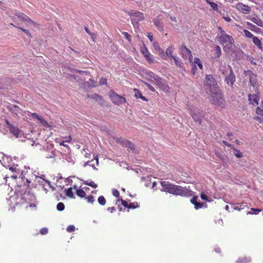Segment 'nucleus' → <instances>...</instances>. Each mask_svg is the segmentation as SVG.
Here are the masks:
<instances>
[{"label": "nucleus", "mask_w": 263, "mask_h": 263, "mask_svg": "<svg viewBox=\"0 0 263 263\" xmlns=\"http://www.w3.org/2000/svg\"><path fill=\"white\" fill-rule=\"evenodd\" d=\"M12 20L15 22L16 25H19L18 22H26L29 24H31L35 27H38L39 25L32 21L30 17H29L25 13L16 11L12 15L10 16Z\"/></svg>", "instance_id": "nucleus-3"}, {"label": "nucleus", "mask_w": 263, "mask_h": 263, "mask_svg": "<svg viewBox=\"0 0 263 263\" xmlns=\"http://www.w3.org/2000/svg\"><path fill=\"white\" fill-rule=\"evenodd\" d=\"M65 142H66L65 141H61L60 143H59V144L61 145V146H63L64 147H68V145L67 144H65Z\"/></svg>", "instance_id": "nucleus-62"}, {"label": "nucleus", "mask_w": 263, "mask_h": 263, "mask_svg": "<svg viewBox=\"0 0 263 263\" xmlns=\"http://www.w3.org/2000/svg\"><path fill=\"white\" fill-rule=\"evenodd\" d=\"M223 18L226 21V22H230L232 21L231 18L230 17H228V16H223Z\"/></svg>", "instance_id": "nucleus-61"}, {"label": "nucleus", "mask_w": 263, "mask_h": 263, "mask_svg": "<svg viewBox=\"0 0 263 263\" xmlns=\"http://www.w3.org/2000/svg\"><path fill=\"white\" fill-rule=\"evenodd\" d=\"M248 73L249 75V83L251 87H253L255 92L259 91V84L256 79V75L253 73L251 71H248Z\"/></svg>", "instance_id": "nucleus-7"}, {"label": "nucleus", "mask_w": 263, "mask_h": 263, "mask_svg": "<svg viewBox=\"0 0 263 263\" xmlns=\"http://www.w3.org/2000/svg\"><path fill=\"white\" fill-rule=\"evenodd\" d=\"M210 5L214 10H216V11L218 10V5L217 4H216L214 2H211L210 3Z\"/></svg>", "instance_id": "nucleus-49"}, {"label": "nucleus", "mask_w": 263, "mask_h": 263, "mask_svg": "<svg viewBox=\"0 0 263 263\" xmlns=\"http://www.w3.org/2000/svg\"><path fill=\"white\" fill-rule=\"evenodd\" d=\"M5 123L10 133H11L15 138H18L21 133V130L18 128L11 124L8 120H6Z\"/></svg>", "instance_id": "nucleus-9"}, {"label": "nucleus", "mask_w": 263, "mask_h": 263, "mask_svg": "<svg viewBox=\"0 0 263 263\" xmlns=\"http://www.w3.org/2000/svg\"><path fill=\"white\" fill-rule=\"evenodd\" d=\"M160 183L164 192L182 197L189 194V191L185 187L172 184L168 181H161Z\"/></svg>", "instance_id": "nucleus-2"}, {"label": "nucleus", "mask_w": 263, "mask_h": 263, "mask_svg": "<svg viewBox=\"0 0 263 263\" xmlns=\"http://www.w3.org/2000/svg\"><path fill=\"white\" fill-rule=\"evenodd\" d=\"M218 30L219 33L216 36L217 41L222 46L225 52H230L234 47L235 41L233 37L227 34L221 27H218Z\"/></svg>", "instance_id": "nucleus-1"}, {"label": "nucleus", "mask_w": 263, "mask_h": 263, "mask_svg": "<svg viewBox=\"0 0 263 263\" xmlns=\"http://www.w3.org/2000/svg\"><path fill=\"white\" fill-rule=\"evenodd\" d=\"M3 178L6 180V182L7 181V179L9 178V177L8 176V174H7L5 176L3 175V173L1 172V171L0 170V178Z\"/></svg>", "instance_id": "nucleus-55"}, {"label": "nucleus", "mask_w": 263, "mask_h": 263, "mask_svg": "<svg viewBox=\"0 0 263 263\" xmlns=\"http://www.w3.org/2000/svg\"><path fill=\"white\" fill-rule=\"evenodd\" d=\"M252 41L253 43L259 49L262 50V44L261 42V41L259 40V39L257 36H254L252 38Z\"/></svg>", "instance_id": "nucleus-23"}, {"label": "nucleus", "mask_w": 263, "mask_h": 263, "mask_svg": "<svg viewBox=\"0 0 263 263\" xmlns=\"http://www.w3.org/2000/svg\"><path fill=\"white\" fill-rule=\"evenodd\" d=\"M66 195L69 198H73V193L71 187H69L66 190Z\"/></svg>", "instance_id": "nucleus-33"}, {"label": "nucleus", "mask_w": 263, "mask_h": 263, "mask_svg": "<svg viewBox=\"0 0 263 263\" xmlns=\"http://www.w3.org/2000/svg\"><path fill=\"white\" fill-rule=\"evenodd\" d=\"M99 203L101 205H104L106 204V201L103 196H100L98 199Z\"/></svg>", "instance_id": "nucleus-30"}, {"label": "nucleus", "mask_w": 263, "mask_h": 263, "mask_svg": "<svg viewBox=\"0 0 263 263\" xmlns=\"http://www.w3.org/2000/svg\"><path fill=\"white\" fill-rule=\"evenodd\" d=\"M215 55L217 58H219L221 54V50L218 45H216L215 47Z\"/></svg>", "instance_id": "nucleus-31"}, {"label": "nucleus", "mask_w": 263, "mask_h": 263, "mask_svg": "<svg viewBox=\"0 0 263 263\" xmlns=\"http://www.w3.org/2000/svg\"><path fill=\"white\" fill-rule=\"evenodd\" d=\"M100 83L101 84V85H104V84H107V80L106 79H103V78H101L100 81Z\"/></svg>", "instance_id": "nucleus-58"}, {"label": "nucleus", "mask_w": 263, "mask_h": 263, "mask_svg": "<svg viewBox=\"0 0 263 263\" xmlns=\"http://www.w3.org/2000/svg\"><path fill=\"white\" fill-rule=\"evenodd\" d=\"M200 198L202 200H204L205 201H210L208 196L205 194V193L204 192L201 193V194H200Z\"/></svg>", "instance_id": "nucleus-42"}, {"label": "nucleus", "mask_w": 263, "mask_h": 263, "mask_svg": "<svg viewBox=\"0 0 263 263\" xmlns=\"http://www.w3.org/2000/svg\"><path fill=\"white\" fill-rule=\"evenodd\" d=\"M213 96L211 100L212 103L217 106L223 105V98L222 95L218 91L217 94H212Z\"/></svg>", "instance_id": "nucleus-8"}, {"label": "nucleus", "mask_w": 263, "mask_h": 263, "mask_svg": "<svg viewBox=\"0 0 263 263\" xmlns=\"http://www.w3.org/2000/svg\"><path fill=\"white\" fill-rule=\"evenodd\" d=\"M147 86L148 87V88L152 91H155V89L154 88L149 84H147Z\"/></svg>", "instance_id": "nucleus-63"}, {"label": "nucleus", "mask_w": 263, "mask_h": 263, "mask_svg": "<svg viewBox=\"0 0 263 263\" xmlns=\"http://www.w3.org/2000/svg\"><path fill=\"white\" fill-rule=\"evenodd\" d=\"M139 206V205L137 202H132L129 204L128 209H135Z\"/></svg>", "instance_id": "nucleus-38"}, {"label": "nucleus", "mask_w": 263, "mask_h": 263, "mask_svg": "<svg viewBox=\"0 0 263 263\" xmlns=\"http://www.w3.org/2000/svg\"><path fill=\"white\" fill-rule=\"evenodd\" d=\"M204 86L205 89L209 90L211 94H217L219 91L218 84L211 74L206 75Z\"/></svg>", "instance_id": "nucleus-4"}, {"label": "nucleus", "mask_w": 263, "mask_h": 263, "mask_svg": "<svg viewBox=\"0 0 263 263\" xmlns=\"http://www.w3.org/2000/svg\"><path fill=\"white\" fill-rule=\"evenodd\" d=\"M173 60H174L175 61V63L176 65L178 67H181L183 64L179 60V59L178 58H177V57L176 56H174L173 58Z\"/></svg>", "instance_id": "nucleus-32"}, {"label": "nucleus", "mask_w": 263, "mask_h": 263, "mask_svg": "<svg viewBox=\"0 0 263 263\" xmlns=\"http://www.w3.org/2000/svg\"><path fill=\"white\" fill-rule=\"evenodd\" d=\"M109 96L112 102L115 105H120L126 102V99L125 98L118 95L112 90L109 91Z\"/></svg>", "instance_id": "nucleus-6"}, {"label": "nucleus", "mask_w": 263, "mask_h": 263, "mask_svg": "<svg viewBox=\"0 0 263 263\" xmlns=\"http://www.w3.org/2000/svg\"><path fill=\"white\" fill-rule=\"evenodd\" d=\"M118 142H120L122 144H123L126 147L129 148L130 149L133 150L134 149V145L132 142L126 139H120L118 140Z\"/></svg>", "instance_id": "nucleus-21"}, {"label": "nucleus", "mask_w": 263, "mask_h": 263, "mask_svg": "<svg viewBox=\"0 0 263 263\" xmlns=\"http://www.w3.org/2000/svg\"><path fill=\"white\" fill-rule=\"evenodd\" d=\"M122 34L124 35V37L129 41H131V35L129 34L126 32H123Z\"/></svg>", "instance_id": "nucleus-47"}, {"label": "nucleus", "mask_w": 263, "mask_h": 263, "mask_svg": "<svg viewBox=\"0 0 263 263\" xmlns=\"http://www.w3.org/2000/svg\"><path fill=\"white\" fill-rule=\"evenodd\" d=\"M192 72L193 74H195L196 72V70H197L196 65H197L200 69H202V68H203L202 63H201L200 60L198 58H195L194 59V60L192 63Z\"/></svg>", "instance_id": "nucleus-15"}, {"label": "nucleus", "mask_w": 263, "mask_h": 263, "mask_svg": "<svg viewBox=\"0 0 263 263\" xmlns=\"http://www.w3.org/2000/svg\"><path fill=\"white\" fill-rule=\"evenodd\" d=\"M228 67L230 68V72L229 76L226 78V81L228 84H230L232 86L235 82V76L233 72L232 68L230 66H228Z\"/></svg>", "instance_id": "nucleus-16"}, {"label": "nucleus", "mask_w": 263, "mask_h": 263, "mask_svg": "<svg viewBox=\"0 0 263 263\" xmlns=\"http://www.w3.org/2000/svg\"><path fill=\"white\" fill-rule=\"evenodd\" d=\"M235 151H236V153L235 154V155L236 156V157L237 158H241L242 157L243 155L242 154V153L238 150L236 149V148H233Z\"/></svg>", "instance_id": "nucleus-46"}, {"label": "nucleus", "mask_w": 263, "mask_h": 263, "mask_svg": "<svg viewBox=\"0 0 263 263\" xmlns=\"http://www.w3.org/2000/svg\"><path fill=\"white\" fill-rule=\"evenodd\" d=\"M250 261V259L247 258H240L238 261V263H248Z\"/></svg>", "instance_id": "nucleus-44"}, {"label": "nucleus", "mask_w": 263, "mask_h": 263, "mask_svg": "<svg viewBox=\"0 0 263 263\" xmlns=\"http://www.w3.org/2000/svg\"><path fill=\"white\" fill-rule=\"evenodd\" d=\"M189 111L194 121L200 124L202 119L204 118L203 112L200 111L196 107L192 106L189 107Z\"/></svg>", "instance_id": "nucleus-5"}, {"label": "nucleus", "mask_w": 263, "mask_h": 263, "mask_svg": "<svg viewBox=\"0 0 263 263\" xmlns=\"http://www.w3.org/2000/svg\"><path fill=\"white\" fill-rule=\"evenodd\" d=\"M180 50L182 57L184 59H187L188 58L190 62H191L193 57L190 50L188 49L185 45H182Z\"/></svg>", "instance_id": "nucleus-13"}, {"label": "nucleus", "mask_w": 263, "mask_h": 263, "mask_svg": "<svg viewBox=\"0 0 263 263\" xmlns=\"http://www.w3.org/2000/svg\"><path fill=\"white\" fill-rule=\"evenodd\" d=\"M121 203H122V205H123L125 208H128L129 204L126 201L123 200V199H121Z\"/></svg>", "instance_id": "nucleus-53"}, {"label": "nucleus", "mask_w": 263, "mask_h": 263, "mask_svg": "<svg viewBox=\"0 0 263 263\" xmlns=\"http://www.w3.org/2000/svg\"><path fill=\"white\" fill-rule=\"evenodd\" d=\"M236 8L237 10L243 13H248L251 11V8L249 6L245 5L241 3L237 4Z\"/></svg>", "instance_id": "nucleus-17"}, {"label": "nucleus", "mask_w": 263, "mask_h": 263, "mask_svg": "<svg viewBox=\"0 0 263 263\" xmlns=\"http://www.w3.org/2000/svg\"><path fill=\"white\" fill-rule=\"evenodd\" d=\"M198 196H195L191 199V202L194 205L197 202Z\"/></svg>", "instance_id": "nucleus-50"}, {"label": "nucleus", "mask_w": 263, "mask_h": 263, "mask_svg": "<svg viewBox=\"0 0 263 263\" xmlns=\"http://www.w3.org/2000/svg\"><path fill=\"white\" fill-rule=\"evenodd\" d=\"M223 143L227 146L228 147H230L232 148H234L232 146V145L231 144H230L229 143H228V142L227 141H223Z\"/></svg>", "instance_id": "nucleus-60"}, {"label": "nucleus", "mask_w": 263, "mask_h": 263, "mask_svg": "<svg viewBox=\"0 0 263 263\" xmlns=\"http://www.w3.org/2000/svg\"><path fill=\"white\" fill-rule=\"evenodd\" d=\"M48 230L46 228H43L41 229L40 231V233L42 235H46L48 233Z\"/></svg>", "instance_id": "nucleus-48"}, {"label": "nucleus", "mask_w": 263, "mask_h": 263, "mask_svg": "<svg viewBox=\"0 0 263 263\" xmlns=\"http://www.w3.org/2000/svg\"><path fill=\"white\" fill-rule=\"evenodd\" d=\"M21 109L17 105H14L11 107H10L9 110L14 114L17 115L20 113Z\"/></svg>", "instance_id": "nucleus-26"}, {"label": "nucleus", "mask_w": 263, "mask_h": 263, "mask_svg": "<svg viewBox=\"0 0 263 263\" xmlns=\"http://www.w3.org/2000/svg\"><path fill=\"white\" fill-rule=\"evenodd\" d=\"M10 25H11L12 26L14 27H15V28H18V29L22 30L23 32H24L25 34H26L27 35L31 37V34H30V32H29V30H27V29H25L24 28H23L22 27H20L17 26H16V25H14V24L13 23H11L10 24Z\"/></svg>", "instance_id": "nucleus-27"}, {"label": "nucleus", "mask_w": 263, "mask_h": 263, "mask_svg": "<svg viewBox=\"0 0 263 263\" xmlns=\"http://www.w3.org/2000/svg\"><path fill=\"white\" fill-rule=\"evenodd\" d=\"M107 210L111 213H112L116 211V208L115 207L112 206V207L108 208L107 209Z\"/></svg>", "instance_id": "nucleus-59"}, {"label": "nucleus", "mask_w": 263, "mask_h": 263, "mask_svg": "<svg viewBox=\"0 0 263 263\" xmlns=\"http://www.w3.org/2000/svg\"><path fill=\"white\" fill-rule=\"evenodd\" d=\"M66 230L68 232H73L75 230V227L73 225H69L67 227Z\"/></svg>", "instance_id": "nucleus-45"}, {"label": "nucleus", "mask_w": 263, "mask_h": 263, "mask_svg": "<svg viewBox=\"0 0 263 263\" xmlns=\"http://www.w3.org/2000/svg\"><path fill=\"white\" fill-rule=\"evenodd\" d=\"M31 116L32 118L38 120L45 127H49L50 126L48 122L45 121L42 117H40L37 113H31Z\"/></svg>", "instance_id": "nucleus-20"}, {"label": "nucleus", "mask_w": 263, "mask_h": 263, "mask_svg": "<svg viewBox=\"0 0 263 263\" xmlns=\"http://www.w3.org/2000/svg\"><path fill=\"white\" fill-rule=\"evenodd\" d=\"M252 211L255 212V214H258L259 212H260L261 211V210L258 209L252 208L251 211L248 212L247 214H253L254 213L252 212Z\"/></svg>", "instance_id": "nucleus-43"}, {"label": "nucleus", "mask_w": 263, "mask_h": 263, "mask_svg": "<svg viewBox=\"0 0 263 263\" xmlns=\"http://www.w3.org/2000/svg\"><path fill=\"white\" fill-rule=\"evenodd\" d=\"M249 103L252 105H258L260 100L259 91L255 92V94L249 93L248 95Z\"/></svg>", "instance_id": "nucleus-10"}, {"label": "nucleus", "mask_w": 263, "mask_h": 263, "mask_svg": "<svg viewBox=\"0 0 263 263\" xmlns=\"http://www.w3.org/2000/svg\"><path fill=\"white\" fill-rule=\"evenodd\" d=\"M20 174H16L15 173H13V174L12 175H10V176H8L9 177H11V178L12 179H16L17 177H18V176Z\"/></svg>", "instance_id": "nucleus-54"}, {"label": "nucleus", "mask_w": 263, "mask_h": 263, "mask_svg": "<svg viewBox=\"0 0 263 263\" xmlns=\"http://www.w3.org/2000/svg\"><path fill=\"white\" fill-rule=\"evenodd\" d=\"M84 184H85L86 185H88L91 186L93 188H97L98 187L97 184L93 181H85L84 182Z\"/></svg>", "instance_id": "nucleus-35"}, {"label": "nucleus", "mask_w": 263, "mask_h": 263, "mask_svg": "<svg viewBox=\"0 0 263 263\" xmlns=\"http://www.w3.org/2000/svg\"><path fill=\"white\" fill-rule=\"evenodd\" d=\"M141 52L144 55L146 61L149 63H154V59L153 58V55L149 53L147 48L146 46L143 45V46H141L140 48Z\"/></svg>", "instance_id": "nucleus-11"}, {"label": "nucleus", "mask_w": 263, "mask_h": 263, "mask_svg": "<svg viewBox=\"0 0 263 263\" xmlns=\"http://www.w3.org/2000/svg\"><path fill=\"white\" fill-rule=\"evenodd\" d=\"M77 195L80 197H84L86 195L85 192L82 189H79L77 191Z\"/></svg>", "instance_id": "nucleus-36"}, {"label": "nucleus", "mask_w": 263, "mask_h": 263, "mask_svg": "<svg viewBox=\"0 0 263 263\" xmlns=\"http://www.w3.org/2000/svg\"><path fill=\"white\" fill-rule=\"evenodd\" d=\"M72 140L71 137L70 136H68L67 138H66V140H65L66 142L70 143Z\"/></svg>", "instance_id": "nucleus-64"}, {"label": "nucleus", "mask_w": 263, "mask_h": 263, "mask_svg": "<svg viewBox=\"0 0 263 263\" xmlns=\"http://www.w3.org/2000/svg\"><path fill=\"white\" fill-rule=\"evenodd\" d=\"M254 119V120L258 121L260 123L263 122V118H261L258 116L255 117Z\"/></svg>", "instance_id": "nucleus-56"}, {"label": "nucleus", "mask_w": 263, "mask_h": 263, "mask_svg": "<svg viewBox=\"0 0 263 263\" xmlns=\"http://www.w3.org/2000/svg\"><path fill=\"white\" fill-rule=\"evenodd\" d=\"M256 113L261 117H263V109L260 107H257L256 110Z\"/></svg>", "instance_id": "nucleus-40"}, {"label": "nucleus", "mask_w": 263, "mask_h": 263, "mask_svg": "<svg viewBox=\"0 0 263 263\" xmlns=\"http://www.w3.org/2000/svg\"><path fill=\"white\" fill-rule=\"evenodd\" d=\"M247 206H247V202H243L241 203L240 204H237L236 206H235V207L234 208V209L237 210L238 211H240L241 210L245 209Z\"/></svg>", "instance_id": "nucleus-24"}, {"label": "nucleus", "mask_w": 263, "mask_h": 263, "mask_svg": "<svg viewBox=\"0 0 263 263\" xmlns=\"http://www.w3.org/2000/svg\"><path fill=\"white\" fill-rule=\"evenodd\" d=\"M112 195L115 197H117V198L119 197V196H120V194H119V191L117 190H116V189H115V190H114L112 191Z\"/></svg>", "instance_id": "nucleus-52"}, {"label": "nucleus", "mask_w": 263, "mask_h": 263, "mask_svg": "<svg viewBox=\"0 0 263 263\" xmlns=\"http://www.w3.org/2000/svg\"><path fill=\"white\" fill-rule=\"evenodd\" d=\"M88 98H91L97 101L101 105H103L104 104V100L103 98L97 93L92 95H87Z\"/></svg>", "instance_id": "nucleus-19"}, {"label": "nucleus", "mask_w": 263, "mask_h": 263, "mask_svg": "<svg viewBox=\"0 0 263 263\" xmlns=\"http://www.w3.org/2000/svg\"><path fill=\"white\" fill-rule=\"evenodd\" d=\"M57 209L59 211H62L65 209L64 204L63 202H59L57 205Z\"/></svg>", "instance_id": "nucleus-37"}, {"label": "nucleus", "mask_w": 263, "mask_h": 263, "mask_svg": "<svg viewBox=\"0 0 263 263\" xmlns=\"http://www.w3.org/2000/svg\"><path fill=\"white\" fill-rule=\"evenodd\" d=\"M147 37L149 40L151 42H153V35L152 33H148L147 34Z\"/></svg>", "instance_id": "nucleus-57"}, {"label": "nucleus", "mask_w": 263, "mask_h": 263, "mask_svg": "<svg viewBox=\"0 0 263 263\" xmlns=\"http://www.w3.org/2000/svg\"><path fill=\"white\" fill-rule=\"evenodd\" d=\"M127 14L129 16L132 17L134 20L138 22L143 21L144 18L143 14L139 11L128 12Z\"/></svg>", "instance_id": "nucleus-12"}, {"label": "nucleus", "mask_w": 263, "mask_h": 263, "mask_svg": "<svg viewBox=\"0 0 263 263\" xmlns=\"http://www.w3.org/2000/svg\"><path fill=\"white\" fill-rule=\"evenodd\" d=\"M252 21L260 27H263V21L258 18H253Z\"/></svg>", "instance_id": "nucleus-29"}, {"label": "nucleus", "mask_w": 263, "mask_h": 263, "mask_svg": "<svg viewBox=\"0 0 263 263\" xmlns=\"http://www.w3.org/2000/svg\"><path fill=\"white\" fill-rule=\"evenodd\" d=\"M86 199L88 203H92L94 201V197L92 195H89L86 197Z\"/></svg>", "instance_id": "nucleus-41"}, {"label": "nucleus", "mask_w": 263, "mask_h": 263, "mask_svg": "<svg viewBox=\"0 0 263 263\" xmlns=\"http://www.w3.org/2000/svg\"><path fill=\"white\" fill-rule=\"evenodd\" d=\"M17 165H14L13 166H11L9 167V170L12 173H15L16 174H20V170L17 168Z\"/></svg>", "instance_id": "nucleus-28"}, {"label": "nucleus", "mask_w": 263, "mask_h": 263, "mask_svg": "<svg viewBox=\"0 0 263 263\" xmlns=\"http://www.w3.org/2000/svg\"><path fill=\"white\" fill-rule=\"evenodd\" d=\"M205 204L204 203L197 202L194 205L195 209L196 210L201 209Z\"/></svg>", "instance_id": "nucleus-39"}, {"label": "nucleus", "mask_w": 263, "mask_h": 263, "mask_svg": "<svg viewBox=\"0 0 263 263\" xmlns=\"http://www.w3.org/2000/svg\"><path fill=\"white\" fill-rule=\"evenodd\" d=\"M5 82L4 80H0V89L5 87Z\"/></svg>", "instance_id": "nucleus-51"}, {"label": "nucleus", "mask_w": 263, "mask_h": 263, "mask_svg": "<svg viewBox=\"0 0 263 263\" xmlns=\"http://www.w3.org/2000/svg\"><path fill=\"white\" fill-rule=\"evenodd\" d=\"M153 46L157 53L159 54L162 59L166 60V55L165 54V52L164 50L160 47L159 43L157 42H154L153 43Z\"/></svg>", "instance_id": "nucleus-18"}, {"label": "nucleus", "mask_w": 263, "mask_h": 263, "mask_svg": "<svg viewBox=\"0 0 263 263\" xmlns=\"http://www.w3.org/2000/svg\"><path fill=\"white\" fill-rule=\"evenodd\" d=\"M152 74L153 75V76L151 75V78H153L154 79L157 85H158L159 87H161V86L164 85V80H163L161 78L155 74L153 73H152Z\"/></svg>", "instance_id": "nucleus-22"}, {"label": "nucleus", "mask_w": 263, "mask_h": 263, "mask_svg": "<svg viewBox=\"0 0 263 263\" xmlns=\"http://www.w3.org/2000/svg\"><path fill=\"white\" fill-rule=\"evenodd\" d=\"M174 47L173 46H169L166 50V52L165 54L166 55V59L167 56H169L171 58H173L174 55H173V51L174 50Z\"/></svg>", "instance_id": "nucleus-25"}, {"label": "nucleus", "mask_w": 263, "mask_h": 263, "mask_svg": "<svg viewBox=\"0 0 263 263\" xmlns=\"http://www.w3.org/2000/svg\"><path fill=\"white\" fill-rule=\"evenodd\" d=\"M161 16V15H159L158 16L155 17L153 20L154 25L156 26L157 29L160 31H162L164 30V25L162 21Z\"/></svg>", "instance_id": "nucleus-14"}, {"label": "nucleus", "mask_w": 263, "mask_h": 263, "mask_svg": "<svg viewBox=\"0 0 263 263\" xmlns=\"http://www.w3.org/2000/svg\"><path fill=\"white\" fill-rule=\"evenodd\" d=\"M244 35L247 37L252 39L254 36L253 34L247 29H243Z\"/></svg>", "instance_id": "nucleus-34"}]
</instances>
